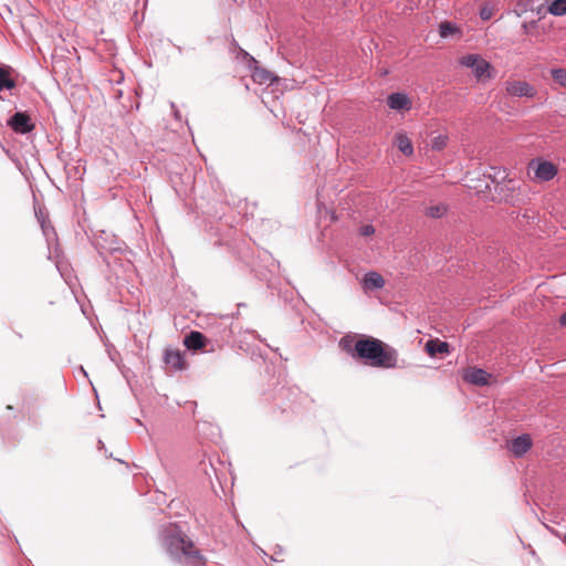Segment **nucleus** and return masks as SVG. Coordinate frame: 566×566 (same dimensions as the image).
<instances>
[{"label": "nucleus", "mask_w": 566, "mask_h": 566, "mask_svg": "<svg viewBox=\"0 0 566 566\" xmlns=\"http://www.w3.org/2000/svg\"><path fill=\"white\" fill-rule=\"evenodd\" d=\"M394 144L397 148L406 156H411L413 154V146L410 138L406 133L399 132L395 135Z\"/></svg>", "instance_id": "nucleus-12"}, {"label": "nucleus", "mask_w": 566, "mask_h": 566, "mask_svg": "<svg viewBox=\"0 0 566 566\" xmlns=\"http://www.w3.org/2000/svg\"><path fill=\"white\" fill-rule=\"evenodd\" d=\"M547 11L556 17L566 14V0H554L548 6Z\"/></svg>", "instance_id": "nucleus-18"}, {"label": "nucleus", "mask_w": 566, "mask_h": 566, "mask_svg": "<svg viewBox=\"0 0 566 566\" xmlns=\"http://www.w3.org/2000/svg\"><path fill=\"white\" fill-rule=\"evenodd\" d=\"M8 125L18 134H28L34 128L30 116L24 112L14 113L8 120Z\"/></svg>", "instance_id": "nucleus-6"}, {"label": "nucleus", "mask_w": 566, "mask_h": 566, "mask_svg": "<svg viewBox=\"0 0 566 566\" xmlns=\"http://www.w3.org/2000/svg\"><path fill=\"white\" fill-rule=\"evenodd\" d=\"M252 78L255 83H259V84L272 83L275 80V77L273 76V74L271 72H269L265 69H260V67L254 69L253 73H252Z\"/></svg>", "instance_id": "nucleus-14"}, {"label": "nucleus", "mask_w": 566, "mask_h": 566, "mask_svg": "<svg viewBox=\"0 0 566 566\" xmlns=\"http://www.w3.org/2000/svg\"><path fill=\"white\" fill-rule=\"evenodd\" d=\"M384 285L385 280L379 273L371 271L364 275L363 286L365 290H379Z\"/></svg>", "instance_id": "nucleus-11"}, {"label": "nucleus", "mask_w": 566, "mask_h": 566, "mask_svg": "<svg viewBox=\"0 0 566 566\" xmlns=\"http://www.w3.org/2000/svg\"><path fill=\"white\" fill-rule=\"evenodd\" d=\"M81 370L83 371V374L86 376V370L83 369V367H81Z\"/></svg>", "instance_id": "nucleus-29"}, {"label": "nucleus", "mask_w": 566, "mask_h": 566, "mask_svg": "<svg viewBox=\"0 0 566 566\" xmlns=\"http://www.w3.org/2000/svg\"><path fill=\"white\" fill-rule=\"evenodd\" d=\"M355 353L373 367L394 368L397 365V352L374 337L358 339L355 343Z\"/></svg>", "instance_id": "nucleus-2"}, {"label": "nucleus", "mask_w": 566, "mask_h": 566, "mask_svg": "<svg viewBox=\"0 0 566 566\" xmlns=\"http://www.w3.org/2000/svg\"><path fill=\"white\" fill-rule=\"evenodd\" d=\"M492 17H493V8H492V7H490L489 4H484V6L480 9V18H481L483 21H488V20H490Z\"/></svg>", "instance_id": "nucleus-22"}, {"label": "nucleus", "mask_w": 566, "mask_h": 566, "mask_svg": "<svg viewBox=\"0 0 566 566\" xmlns=\"http://www.w3.org/2000/svg\"><path fill=\"white\" fill-rule=\"evenodd\" d=\"M559 323L562 326L566 327V312L560 315Z\"/></svg>", "instance_id": "nucleus-27"}, {"label": "nucleus", "mask_w": 566, "mask_h": 566, "mask_svg": "<svg viewBox=\"0 0 566 566\" xmlns=\"http://www.w3.org/2000/svg\"><path fill=\"white\" fill-rule=\"evenodd\" d=\"M426 349L430 355L442 354L449 352V345L446 342L429 340L426 344Z\"/></svg>", "instance_id": "nucleus-16"}, {"label": "nucleus", "mask_w": 566, "mask_h": 566, "mask_svg": "<svg viewBox=\"0 0 566 566\" xmlns=\"http://www.w3.org/2000/svg\"><path fill=\"white\" fill-rule=\"evenodd\" d=\"M448 137L446 135H438L431 139V147L434 150H441L447 146Z\"/></svg>", "instance_id": "nucleus-21"}, {"label": "nucleus", "mask_w": 566, "mask_h": 566, "mask_svg": "<svg viewBox=\"0 0 566 566\" xmlns=\"http://www.w3.org/2000/svg\"><path fill=\"white\" fill-rule=\"evenodd\" d=\"M211 342L200 332L198 331H191L188 333L184 338V345L189 350H205V352H213V346L211 345L210 348H207V346Z\"/></svg>", "instance_id": "nucleus-5"}, {"label": "nucleus", "mask_w": 566, "mask_h": 566, "mask_svg": "<svg viewBox=\"0 0 566 566\" xmlns=\"http://www.w3.org/2000/svg\"><path fill=\"white\" fill-rule=\"evenodd\" d=\"M556 174V167L549 161L539 163L535 170V177L542 181L552 180Z\"/></svg>", "instance_id": "nucleus-10"}, {"label": "nucleus", "mask_w": 566, "mask_h": 566, "mask_svg": "<svg viewBox=\"0 0 566 566\" xmlns=\"http://www.w3.org/2000/svg\"><path fill=\"white\" fill-rule=\"evenodd\" d=\"M41 227H42L43 233H44V235L46 237L48 240H50V233L51 232H52L53 235L55 234L53 229H49V227L45 226L44 221H41Z\"/></svg>", "instance_id": "nucleus-24"}, {"label": "nucleus", "mask_w": 566, "mask_h": 566, "mask_svg": "<svg viewBox=\"0 0 566 566\" xmlns=\"http://www.w3.org/2000/svg\"><path fill=\"white\" fill-rule=\"evenodd\" d=\"M542 10H543V7H539V8L537 9V13H538V14H541V13H542Z\"/></svg>", "instance_id": "nucleus-28"}, {"label": "nucleus", "mask_w": 566, "mask_h": 566, "mask_svg": "<svg viewBox=\"0 0 566 566\" xmlns=\"http://www.w3.org/2000/svg\"><path fill=\"white\" fill-rule=\"evenodd\" d=\"M165 363L176 370L182 369L184 357L178 350H167L165 353Z\"/></svg>", "instance_id": "nucleus-13"}, {"label": "nucleus", "mask_w": 566, "mask_h": 566, "mask_svg": "<svg viewBox=\"0 0 566 566\" xmlns=\"http://www.w3.org/2000/svg\"><path fill=\"white\" fill-rule=\"evenodd\" d=\"M565 543H566V535H565Z\"/></svg>", "instance_id": "nucleus-30"}, {"label": "nucleus", "mask_w": 566, "mask_h": 566, "mask_svg": "<svg viewBox=\"0 0 566 566\" xmlns=\"http://www.w3.org/2000/svg\"><path fill=\"white\" fill-rule=\"evenodd\" d=\"M505 177H506V175H505V174H503L502 176H500V171H499V172H496V174L494 175V177H493V181H495V182H500V181L504 180V179H505Z\"/></svg>", "instance_id": "nucleus-26"}, {"label": "nucleus", "mask_w": 566, "mask_h": 566, "mask_svg": "<svg viewBox=\"0 0 566 566\" xmlns=\"http://www.w3.org/2000/svg\"><path fill=\"white\" fill-rule=\"evenodd\" d=\"M505 91L509 96L513 97H534L536 90L533 85L525 81H506Z\"/></svg>", "instance_id": "nucleus-4"}, {"label": "nucleus", "mask_w": 566, "mask_h": 566, "mask_svg": "<svg viewBox=\"0 0 566 566\" xmlns=\"http://www.w3.org/2000/svg\"><path fill=\"white\" fill-rule=\"evenodd\" d=\"M464 380L476 386H485L489 384L491 375L481 368H468L463 376Z\"/></svg>", "instance_id": "nucleus-7"}, {"label": "nucleus", "mask_w": 566, "mask_h": 566, "mask_svg": "<svg viewBox=\"0 0 566 566\" xmlns=\"http://www.w3.org/2000/svg\"><path fill=\"white\" fill-rule=\"evenodd\" d=\"M460 29L450 21H443L439 25V34L441 38L447 39L454 34H460Z\"/></svg>", "instance_id": "nucleus-15"}, {"label": "nucleus", "mask_w": 566, "mask_h": 566, "mask_svg": "<svg viewBox=\"0 0 566 566\" xmlns=\"http://www.w3.org/2000/svg\"><path fill=\"white\" fill-rule=\"evenodd\" d=\"M160 539L163 547L174 562L185 565L205 564L200 551L177 524L164 525L160 531Z\"/></svg>", "instance_id": "nucleus-1"}, {"label": "nucleus", "mask_w": 566, "mask_h": 566, "mask_svg": "<svg viewBox=\"0 0 566 566\" xmlns=\"http://www.w3.org/2000/svg\"><path fill=\"white\" fill-rule=\"evenodd\" d=\"M532 448V439L528 434H521L512 440L510 450L517 457H523Z\"/></svg>", "instance_id": "nucleus-9"}, {"label": "nucleus", "mask_w": 566, "mask_h": 566, "mask_svg": "<svg viewBox=\"0 0 566 566\" xmlns=\"http://www.w3.org/2000/svg\"><path fill=\"white\" fill-rule=\"evenodd\" d=\"M387 105L395 111H409L411 108V101L405 93H391L387 97Z\"/></svg>", "instance_id": "nucleus-8"}, {"label": "nucleus", "mask_w": 566, "mask_h": 566, "mask_svg": "<svg viewBox=\"0 0 566 566\" xmlns=\"http://www.w3.org/2000/svg\"><path fill=\"white\" fill-rule=\"evenodd\" d=\"M553 80L563 87H566V70L565 69H552L551 71Z\"/></svg>", "instance_id": "nucleus-19"}, {"label": "nucleus", "mask_w": 566, "mask_h": 566, "mask_svg": "<svg viewBox=\"0 0 566 566\" xmlns=\"http://www.w3.org/2000/svg\"><path fill=\"white\" fill-rule=\"evenodd\" d=\"M447 211L446 206L443 205H437L431 206L427 209V214L431 218H441Z\"/></svg>", "instance_id": "nucleus-20"}, {"label": "nucleus", "mask_w": 566, "mask_h": 566, "mask_svg": "<svg viewBox=\"0 0 566 566\" xmlns=\"http://www.w3.org/2000/svg\"><path fill=\"white\" fill-rule=\"evenodd\" d=\"M15 86L14 81L10 77L9 71L0 66V92L11 90Z\"/></svg>", "instance_id": "nucleus-17"}, {"label": "nucleus", "mask_w": 566, "mask_h": 566, "mask_svg": "<svg viewBox=\"0 0 566 566\" xmlns=\"http://www.w3.org/2000/svg\"><path fill=\"white\" fill-rule=\"evenodd\" d=\"M360 232L363 235L367 237V235L373 234L375 232V229L373 226L367 224L361 228Z\"/></svg>", "instance_id": "nucleus-23"}, {"label": "nucleus", "mask_w": 566, "mask_h": 566, "mask_svg": "<svg viewBox=\"0 0 566 566\" xmlns=\"http://www.w3.org/2000/svg\"><path fill=\"white\" fill-rule=\"evenodd\" d=\"M170 107L172 109L175 118L179 120L181 118V115L180 112L177 109L176 104L171 102Z\"/></svg>", "instance_id": "nucleus-25"}, {"label": "nucleus", "mask_w": 566, "mask_h": 566, "mask_svg": "<svg viewBox=\"0 0 566 566\" xmlns=\"http://www.w3.org/2000/svg\"><path fill=\"white\" fill-rule=\"evenodd\" d=\"M460 64L471 69L479 81L490 78L492 76L490 73L491 64L479 54H468L462 56L460 59Z\"/></svg>", "instance_id": "nucleus-3"}]
</instances>
